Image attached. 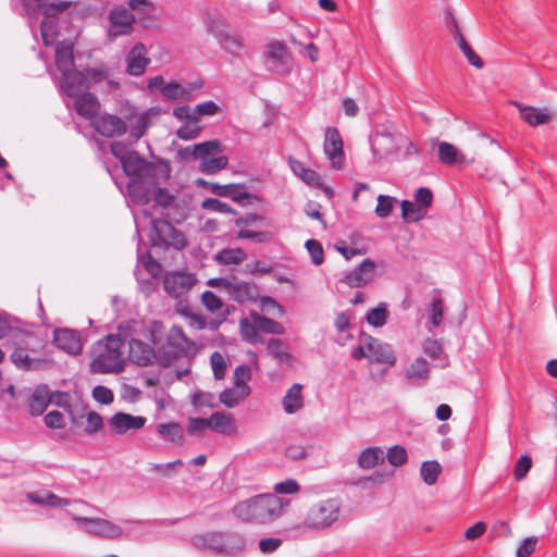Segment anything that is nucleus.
Wrapping results in <instances>:
<instances>
[{
	"instance_id": "nucleus-1",
	"label": "nucleus",
	"mask_w": 557,
	"mask_h": 557,
	"mask_svg": "<svg viewBox=\"0 0 557 557\" xmlns=\"http://www.w3.org/2000/svg\"><path fill=\"white\" fill-rule=\"evenodd\" d=\"M288 505L287 499L274 494H261L237 503L233 513L246 522L267 523L281 517Z\"/></svg>"
},
{
	"instance_id": "nucleus-2",
	"label": "nucleus",
	"mask_w": 557,
	"mask_h": 557,
	"mask_svg": "<svg viewBox=\"0 0 557 557\" xmlns=\"http://www.w3.org/2000/svg\"><path fill=\"white\" fill-rule=\"evenodd\" d=\"M11 341L14 350L11 354V361L16 368L23 371H35L42 368L45 360L39 357L45 343L33 332L15 330L11 333Z\"/></svg>"
},
{
	"instance_id": "nucleus-3",
	"label": "nucleus",
	"mask_w": 557,
	"mask_h": 557,
	"mask_svg": "<svg viewBox=\"0 0 557 557\" xmlns=\"http://www.w3.org/2000/svg\"><path fill=\"white\" fill-rule=\"evenodd\" d=\"M124 364V341L119 335H108L94 345L90 361L94 373H117Z\"/></svg>"
},
{
	"instance_id": "nucleus-4",
	"label": "nucleus",
	"mask_w": 557,
	"mask_h": 557,
	"mask_svg": "<svg viewBox=\"0 0 557 557\" xmlns=\"http://www.w3.org/2000/svg\"><path fill=\"white\" fill-rule=\"evenodd\" d=\"M191 544L201 550H211L216 555L236 556L245 550L246 542L242 534L232 531H211L196 534Z\"/></svg>"
},
{
	"instance_id": "nucleus-5",
	"label": "nucleus",
	"mask_w": 557,
	"mask_h": 557,
	"mask_svg": "<svg viewBox=\"0 0 557 557\" xmlns=\"http://www.w3.org/2000/svg\"><path fill=\"white\" fill-rule=\"evenodd\" d=\"M121 164L124 173L129 177L127 184L129 197L137 202H148L150 198L143 187V181L156 175L154 164L146 161L136 151H131Z\"/></svg>"
},
{
	"instance_id": "nucleus-6",
	"label": "nucleus",
	"mask_w": 557,
	"mask_h": 557,
	"mask_svg": "<svg viewBox=\"0 0 557 557\" xmlns=\"http://www.w3.org/2000/svg\"><path fill=\"white\" fill-rule=\"evenodd\" d=\"M193 348L194 342L185 335L182 326L173 325L165 341L158 346L157 362L163 368L170 367L175 360L186 357Z\"/></svg>"
},
{
	"instance_id": "nucleus-7",
	"label": "nucleus",
	"mask_w": 557,
	"mask_h": 557,
	"mask_svg": "<svg viewBox=\"0 0 557 557\" xmlns=\"http://www.w3.org/2000/svg\"><path fill=\"white\" fill-rule=\"evenodd\" d=\"M342 511V502L336 498H327L313 504L307 511L304 523L312 530H323L334 524Z\"/></svg>"
},
{
	"instance_id": "nucleus-8",
	"label": "nucleus",
	"mask_w": 557,
	"mask_h": 557,
	"mask_svg": "<svg viewBox=\"0 0 557 557\" xmlns=\"http://www.w3.org/2000/svg\"><path fill=\"white\" fill-rule=\"evenodd\" d=\"M70 7V1L38 3L37 9L45 16L40 25L41 37L45 45H51L54 41L58 34L57 16L59 13L66 11Z\"/></svg>"
},
{
	"instance_id": "nucleus-9",
	"label": "nucleus",
	"mask_w": 557,
	"mask_h": 557,
	"mask_svg": "<svg viewBox=\"0 0 557 557\" xmlns=\"http://www.w3.org/2000/svg\"><path fill=\"white\" fill-rule=\"evenodd\" d=\"M152 231L156 234V245L163 247H173L177 250H183L187 247L188 242L184 233L175 228L169 221L163 219H153L151 221Z\"/></svg>"
},
{
	"instance_id": "nucleus-10",
	"label": "nucleus",
	"mask_w": 557,
	"mask_h": 557,
	"mask_svg": "<svg viewBox=\"0 0 557 557\" xmlns=\"http://www.w3.org/2000/svg\"><path fill=\"white\" fill-rule=\"evenodd\" d=\"M75 521L91 535L115 540L123 535V530L110 520L101 518L76 517Z\"/></svg>"
},
{
	"instance_id": "nucleus-11",
	"label": "nucleus",
	"mask_w": 557,
	"mask_h": 557,
	"mask_svg": "<svg viewBox=\"0 0 557 557\" xmlns=\"http://www.w3.org/2000/svg\"><path fill=\"white\" fill-rule=\"evenodd\" d=\"M226 293L238 304L255 302L259 298V287L256 283L239 281L235 275L231 276Z\"/></svg>"
},
{
	"instance_id": "nucleus-12",
	"label": "nucleus",
	"mask_w": 557,
	"mask_h": 557,
	"mask_svg": "<svg viewBox=\"0 0 557 557\" xmlns=\"http://www.w3.org/2000/svg\"><path fill=\"white\" fill-rule=\"evenodd\" d=\"M323 149L332 168L341 170L344 161L343 139L336 127L330 126L325 129Z\"/></svg>"
},
{
	"instance_id": "nucleus-13",
	"label": "nucleus",
	"mask_w": 557,
	"mask_h": 557,
	"mask_svg": "<svg viewBox=\"0 0 557 557\" xmlns=\"http://www.w3.org/2000/svg\"><path fill=\"white\" fill-rule=\"evenodd\" d=\"M196 282L197 280L191 273L173 272L165 275L163 286L170 296L178 298L187 294Z\"/></svg>"
},
{
	"instance_id": "nucleus-14",
	"label": "nucleus",
	"mask_w": 557,
	"mask_h": 557,
	"mask_svg": "<svg viewBox=\"0 0 557 557\" xmlns=\"http://www.w3.org/2000/svg\"><path fill=\"white\" fill-rule=\"evenodd\" d=\"M109 20L111 22V36L127 35L133 32L135 16L129 9L125 7L113 8L109 14Z\"/></svg>"
},
{
	"instance_id": "nucleus-15",
	"label": "nucleus",
	"mask_w": 557,
	"mask_h": 557,
	"mask_svg": "<svg viewBox=\"0 0 557 557\" xmlns=\"http://www.w3.org/2000/svg\"><path fill=\"white\" fill-rule=\"evenodd\" d=\"M366 346L369 351L368 359L371 363L389 366H394L396 363V357L389 345L368 335L366 338Z\"/></svg>"
},
{
	"instance_id": "nucleus-16",
	"label": "nucleus",
	"mask_w": 557,
	"mask_h": 557,
	"mask_svg": "<svg viewBox=\"0 0 557 557\" xmlns=\"http://www.w3.org/2000/svg\"><path fill=\"white\" fill-rule=\"evenodd\" d=\"M512 104L519 110L520 117L532 127L547 124L555 116V112L547 107L537 109L518 101H513Z\"/></svg>"
},
{
	"instance_id": "nucleus-17",
	"label": "nucleus",
	"mask_w": 557,
	"mask_h": 557,
	"mask_svg": "<svg viewBox=\"0 0 557 557\" xmlns=\"http://www.w3.org/2000/svg\"><path fill=\"white\" fill-rule=\"evenodd\" d=\"M53 343L58 348L73 356L79 355L83 350L81 335L75 330L55 329Z\"/></svg>"
},
{
	"instance_id": "nucleus-18",
	"label": "nucleus",
	"mask_w": 557,
	"mask_h": 557,
	"mask_svg": "<svg viewBox=\"0 0 557 557\" xmlns=\"http://www.w3.org/2000/svg\"><path fill=\"white\" fill-rule=\"evenodd\" d=\"M97 133L104 137L122 136L126 133V123L119 116L103 113L92 122Z\"/></svg>"
},
{
	"instance_id": "nucleus-19",
	"label": "nucleus",
	"mask_w": 557,
	"mask_h": 557,
	"mask_svg": "<svg viewBox=\"0 0 557 557\" xmlns=\"http://www.w3.org/2000/svg\"><path fill=\"white\" fill-rule=\"evenodd\" d=\"M207 28L219 41L221 48L226 52L237 55L244 48L243 38L232 35L222 29L215 22L207 23Z\"/></svg>"
},
{
	"instance_id": "nucleus-20",
	"label": "nucleus",
	"mask_w": 557,
	"mask_h": 557,
	"mask_svg": "<svg viewBox=\"0 0 557 557\" xmlns=\"http://www.w3.org/2000/svg\"><path fill=\"white\" fill-rule=\"evenodd\" d=\"M447 20L453 27L451 34L454 36V39L458 45L459 49L465 54L468 62L476 69H482L484 66L483 60L475 53V51L471 48L470 44L466 40L456 17L451 13H448Z\"/></svg>"
},
{
	"instance_id": "nucleus-21",
	"label": "nucleus",
	"mask_w": 557,
	"mask_h": 557,
	"mask_svg": "<svg viewBox=\"0 0 557 557\" xmlns=\"http://www.w3.org/2000/svg\"><path fill=\"white\" fill-rule=\"evenodd\" d=\"M128 348L129 360L138 366L147 367L157 361V350L139 339L132 338Z\"/></svg>"
},
{
	"instance_id": "nucleus-22",
	"label": "nucleus",
	"mask_w": 557,
	"mask_h": 557,
	"mask_svg": "<svg viewBox=\"0 0 557 557\" xmlns=\"http://www.w3.org/2000/svg\"><path fill=\"white\" fill-rule=\"evenodd\" d=\"M143 416H133L126 412H116L109 420L110 428L115 434H124L129 430H139L146 423Z\"/></svg>"
},
{
	"instance_id": "nucleus-23",
	"label": "nucleus",
	"mask_w": 557,
	"mask_h": 557,
	"mask_svg": "<svg viewBox=\"0 0 557 557\" xmlns=\"http://www.w3.org/2000/svg\"><path fill=\"white\" fill-rule=\"evenodd\" d=\"M61 91L69 97H76L88 88L87 77L84 72L71 70L69 73L62 74L60 84Z\"/></svg>"
},
{
	"instance_id": "nucleus-24",
	"label": "nucleus",
	"mask_w": 557,
	"mask_h": 557,
	"mask_svg": "<svg viewBox=\"0 0 557 557\" xmlns=\"http://www.w3.org/2000/svg\"><path fill=\"white\" fill-rule=\"evenodd\" d=\"M146 48L137 42L126 55V72L132 76H140L145 73L150 60L146 58Z\"/></svg>"
},
{
	"instance_id": "nucleus-25",
	"label": "nucleus",
	"mask_w": 557,
	"mask_h": 557,
	"mask_svg": "<svg viewBox=\"0 0 557 557\" xmlns=\"http://www.w3.org/2000/svg\"><path fill=\"white\" fill-rule=\"evenodd\" d=\"M375 263L371 259H364L357 268L345 274L343 282L350 287H360L372 278Z\"/></svg>"
},
{
	"instance_id": "nucleus-26",
	"label": "nucleus",
	"mask_w": 557,
	"mask_h": 557,
	"mask_svg": "<svg viewBox=\"0 0 557 557\" xmlns=\"http://www.w3.org/2000/svg\"><path fill=\"white\" fill-rule=\"evenodd\" d=\"M211 193L219 197H228L236 202H243L244 200H249L253 196L249 191L244 184H226L220 185L214 184L211 185Z\"/></svg>"
},
{
	"instance_id": "nucleus-27",
	"label": "nucleus",
	"mask_w": 557,
	"mask_h": 557,
	"mask_svg": "<svg viewBox=\"0 0 557 557\" xmlns=\"http://www.w3.org/2000/svg\"><path fill=\"white\" fill-rule=\"evenodd\" d=\"M431 368L429 362L422 358H416L405 370L406 377L414 385H424L430 379Z\"/></svg>"
},
{
	"instance_id": "nucleus-28",
	"label": "nucleus",
	"mask_w": 557,
	"mask_h": 557,
	"mask_svg": "<svg viewBox=\"0 0 557 557\" xmlns=\"http://www.w3.org/2000/svg\"><path fill=\"white\" fill-rule=\"evenodd\" d=\"M74 108L78 115L90 120L96 116L100 109V102L91 92H82L74 97Z\"/></svg>"
},
{
	"instance_id": "nucleus-29",
	"label": "nucleus",
	"mask_w": 557,
	"mask_h": 557,
	"mask_svg": "<svg viewBox=\"0 0 557 557\" xmlns=\"http://www.w3.org/2000/svg\"><path fill=\"white\" fill-rule=\"evenodd\" d=\"M71 401L72 396L66 392H58L54 397H51V403L64 408L69 412L72 421L76 423L79 419L84 418L87 406L83 403L73 405Z\"/></svg>"
},
{
	"instance_id": "nucleus-30",
	"label": "nucleus",
	"mask_w": 557,
	"mask_h": 557,
	"mask_svg": "<svg viewBox=\"0 0 557 557\" xmlns=\"http://www.w3.org/2000/svg\"><path fill=\"white\" fill-rule=\"evenodd\" d=\"M55 65L64 74L74 69L73 44L70 41L58 42L55 47Z\"/></svg>"
},
{
	"instance_id": "nucleus-31",
	"label": "nucleus",
	"mask_w": 557,
	"mask_h": 557,
	"mask_svg": "<svg viewBox=\"0 0 557 557\" xmlns=\"http://www.w3.org/2000/svg\"><path fill=\"white\" fill-rule=\"evenodd\" d=\"M289 168L292 172L301 178L304 183L311 187H322L323 183L321 181L320 175L309 168H306V165L294 158L288 159Z\"/></svg>"
},
{
	"instance_id": "nucleus-32",
	"label": "nucleus",
	"mask_w": 557,
	"mask_h": 557,
	"mask_svg": "<svg viewBox=\"0 0 557 557\" xmlns=\"http://www.w3.org/2000/svg\"><path fill=\"white\" fill-rule=\"evenodd\" d=\"M51 403L49 391L46 386L37 387L28 398L27 407L33 417L41 416Z\"/></svg>"
},
{
	"instance_id": "nucleus-33",
	"label": "nucleus",
	"mask_w": 557,
	"mask_h": 557,
	"mask_svg": "<svg viewBox=\"0 0 557 557\" xmlns=\"http://www.w3.org/2000/svg\"><path fill=\"white\" fill-rule=\"evenodd\" d=\"M209 419L210 429L216 433L232 435L236 432L233 417L223 411L213 412Z\"/></svg>"
},
{
	"instance_id": "nucleus-34",
	"label": "nucleus",
	"mask_w": 557,
	"mask_h": 557,
	"mask_svg": "<svg viewBox=\"0 0 557 557\" xmlns=\"http://www.w3.org/2000/svg\"><path fill=\"white\" fill-rule=\"evenodd\" d=\"M304 405L302 385L295 383L283 397L284 411L288 414H293L302 409Z\"/></svg>"
},
{
	"instance_id": "nucleus-35",
	"label": "nucleus",
	"mask_w": 557,
	"mask_h": 557,
	"mask_svg": "<svg viewBox=\"0 0 557 557\" xmlns=\"http://www.w3.org/2000/svg\"><path fill=\"white\" fill-rule=\"evenodd\" d=\"M371 148L377 159L386 158L396 152L394 139L388 134H376L372 138Z\"/></svg>"
},
{
	"instance_id": "nucleus-36",
	"label": "nucleus",
	"mask_w": 557,
	"mask_h": 557,
	"mask_svg": "<svg viewBox=\"0 0 557 557\" xmlns=\"http://www.w3.org/2000/svg\"><path fill=\"white\" fill-rule=\"evenodd\" d=\"M264 53L274 67L285 65L290 58L286 45L278 40L269 42Z\"/></svg>"
},
{
	"instance_id": "nucleus-37",
	"label": "nucleus",
	"mask_w": 557,
	"mask_h": 557,
	"mask_svg": "<svg viewBox=\"0 0 557 557\" xmlns=\"http://www.w3.org/2000/svg\"><path fill=\"white\" fill-rule=\"evenodd\" d=\"M437 154L440 161L447 166H454L458 162H466L465 154H462L456 146L447 141H441L438 144Z\"/></svg>"
},
{
	"instance_id": "nucleus-38",
	"label": "nucleus",
	"mask_w": 557,
	"mask_h": 557,
	"mask_svg": "<svg viewBox=\"0 0 557 557\" xmlns=\"http://www.w3.org/2000/svg\"><path fill=\"white\" fill-rule=\"evenodd\" d=\"M157 434L173 444H183L184 430L177 422L160 423L156 428Z\"/></svg>"
},
{
	"instance_id": "nucleus-39",
	"label": "nucleus",
	"mask_w": 557,
	"mask_h": 557,
	"mask_svg": "<svg viewBox=\"0 0 557 557\" xmlns=\"http://www.w3.org/2000/svg\"><path fill=\"white\" fill-rule=\"evenodd\" d=\"M250 318L262 333L274 335H283L285 333L283 324L271 318L261 315L255 311L250 312Z\"/></svg>"
},
{
	"instance_id": "nucleus-40",
	"label": "nucleus",
	"mask_w": 557,
	"mask_h": 557,
	"mask_svg": "<svg viewBox=\"0 0 557 557\" xmlns=\"http://www.w3.org/2000/svg\"><path fill=\"white\" fill-rule=\"evenodd\" d=\"M384 460V451L380 447H369L359 454L358 465L362 469H372Z\"/></svg>"
},
{
	"instance_id": "nucleus-41",
	"label": "nucleus",
	"mask_w": 557,
	"mask_h": 557,
	"mask_svg": "<svg viewBox=\"0 0 557 557\" xmlns=\"http://www.w3.org/2000/svg\"><path fill=\"white\" fill-rule=\"evenodd\" d=\"M165 335V326L158 320L150 321L143 329V336L154 346L156 350L162 345Z\"/></svg>"
},
{
	"instance_id": "nucleus-42",
	"label": "nucleus",
	"mask_w": 557,
	"mask_h": 557,
	"mask_svg": "<svg viewBox=\"0 0 557 557\" xmlns=\"http://www.w3.org/2000/svg\"><path fill=\"white\" fill-rule=\"evenodd\" d=\"M242 339L249 344H264V338L259 334V329L253 321L243 318L239 321Z\"/></svg>"
},
{
	"instance_id": "nucleus-43",
	"label": "nucleus",
	"mask_w": 557,
	"mask_h": 557,
	"mask_svg": "<svg viewBox=\"0 0 557 557\" xmlns=\"http://www.w3.org/2000/svg\"><path fill=\"white\" fill-rule=\"evenodd\" d=\"M268 352L277 361V363H290L292 357L287 351V347L280 338H270L267 342Z\"/></svg>"
},
{
	"instance_id": "nucleus-44",
	"label": "nucleus",
	"mask_w": 557,
	"mask_h": 557,
	"mask_svg": "<svg viewBox=\"0 0 557 557\" xmlns=\"http://www.w3.org/2000/svg\"><path fill=\"white\" fill-rule=\"evenodd\" d=\"M228 164L226 156H218L200 160L199 171L206 175H214L224 170Z\"/></svg>"
},
{
	"instance_id": "nucleus-45",
	"label": "nucleus",
	"mask_w": 557,
	"mask_h": 557,
	"mask_svg": "<svg viewBox=\"0 0 557 557\" xmlns=\"http://www.w3.org/2000/svg\"><path fill=\"white\" fill-rule=\"evenodd\" d=\"M400 207L401 216L406 222L421 221L426 214V211L421 206L416 205L410 200H403L400 202Z\"/></svg>"
},
{
	"instance_id": "nucleus-46",
	"label": "nucleus",
	"mask_w": 557,
	"mask_h": 557,
	"mask_svg": "<svg viewBox=\"0 0 557 557\" xmlns=\"http://www.w3.org/2000/svg\"><path fill=\"white\" fill-rule=\"evenodd\" d=\"M194 150L198 152V159L203 160L223 152L224 147L218 139L208 140L205 143L194 144Z\"/></svg>"
},
{
	"instance_id": "nucleus-47",
	"label": "nucleus",
	"mask_w": 557,
	"mask_h": 557,
	"mask_svg": "<svg viewBox=\"0 0 557 557\" xmlns=\"http://www.w3.org/2000/svg\"><path fill=\"white\" fill-rule=\"evenodd\" d=\"M441 472L442 467L436 460L424 461L420 468L422 480L428 485L435 484Z\"/></svg>"
},
{
	"instance_id": "nucleus-48",
	"label": "nucleus",
	"mask_w": 557,
	"mask_h": 557,
	"mask_svg": "<svg viewBox=\"0 0 557 557\" xmlns=\"http://www.w3.org/2000/svg\"><path fill=\"white\" fill-rule=\"evenodd\" d=\"M246 258V253L244 252L243 249L240 248H227V249H223L221 250L216 257H215V260L220 263V264H225V265H230V264H239L242 263Z\"/></svg>"
},
{
	"instance_id": "nucleus-49",
	"label": "nucleus",
	"mask_w": 557,
	"mask_h": 557,
	"mask_svg": "<svg viewBox=\"0 0 557 557\" xmlns=\"http://www.w3.org/2000/svg\"><path fill=\"white\" fill-rule=\"evenodd\" d=\"M387 317V305L385 302H380L375 308L368 311L366 320L370 325L381 327L386 324Z\"/></svg>"
},
{
	"instance_id": "nucleus-50",
	"label": "nucleus",
	"mask_w": 557,
	"mask_h": 557,
	"mask_svg": "<svg viewBox=\"0 0 557 557\" xmlns=\"http://www.w3.org/2000/svg\"><path fill=\"white\" fill-rule=\"evenodd\" d=\"M190 89L184 88L181 84L172 82L164 85L161 89L162 95L170 100H188L190 98Z\"/></svg>"
},
{
	"instance_id": "nucleus-51",
	"label": "nucleus",
	"mask_w": 557,
	"mask_h": 557,
	"mask_svg": "<svg viewBox=\"0 0 557 557\" xmlns=\"http://www.w3.org/2000/svg\"><path fill=\"white\" fill-rule=\"evenodd\" d=\"M249 393L245 389L228 388L220 394V401L228 407H235L239 400L244 399Z\"/></svg>"
},
{
	"instance_id": "nucleus-52",
	"label": "nucleus",
	"mask_w": 557,
	"mask_h": 557,
	"mask_svg": "<svg viewBox=\"0 0 557 557\" xmlns=\"http://www.w3.org/2000/svg\"><path fill=\"white\" fill-rule=\"evenodd\" d=\"M251 379V370L246 364H239L234 371V383L237 388L250 392L247 382Z\"/></svg>"
},
{
	"instance_id": "nucleus-53",
	"label": "nucleus",
	"mask_w": 557,
	"mask_h": 557,
	"mask_svg": "<svg viewBox=\"0 0 557 557\" xmlns=\"http://www.w3.org/2000/svg\"><path fill=\"white\" fill-rule=\"evenodd\" d=\"M386 458L393 467H400L407 462L408 455L403 446L394 445L387 450Z\"/></svg>"
},
{
	"instance_id": "nucleus-54",
	"label": "nucleus",
	"mask_w": 557,
	"mask_h": 557,
	"mask_svg": "<svg viewBox=\"0 0 557 557\" xmlns=\"http://www.w3.org/2000/svg\"><path fill=\"white\" fill-rule=\"evenodd\" d=\"M396 202H397V199L394 197L380 195L377 197V205L375 208V213L381 219H386L391 214V212L394 208V205Z\"/></svg>"
},
{
	"instance_id": "nucleus-55",
	"label": "nucleus",
	"mask_w": 557,
	"mask_h": 557,
	"mask_svg": "<svg viewBox=\"0 0 557 557\" xmlns=\"http://www.w3.org/2000/svg\"><path fill=\"white\" fill-rule=\"evenodd\" d=\"M306 248L311 257V261L315 265H320L324 261V251L321 243L317 239H308Z\"/></svg>"
},
{
	"instance_id": "nucleus-56",
	"label": "nucleus",
	"mask_w": 557,
	"mask_h": 557,
	"mask_svg": "<svg viewBox=\"0 0 557 557\" xmlns=\"http://www.w3.org/2000/svg\"><path fill=\"white\" fill-rule=\"evenodd\" d=\"M87 83H101L109 79L110 71L106 65L86 69L84 71Z\"/></svg>"
},
{
	"instance_id": "nucleus-57",
	"label": "nucleus",
	"mask_w": 557,
	"mask_h": 557,
	"mask_svg": "<svg viewBox=\"0 0 557 557\" xmlns=\"http://www.w3.org/2000/svg\"><path fill=\"white\" fill-rule=\"evenodd\" d=\"M202 209L214 211L219 213H236V211L230 207L226 202H223L216 198H207L201 203Z\"/></svg>"
},
{
	"instance_id": "nucleus-58",
	"label": "nucleus",
	"mask_w": 557,
	"mask_h": 557,
	"mask_svg": "<svg viewBox=\"0 0 557 557\" xmlns=\"http://www.w3.org/2000/svg\"><path fill=\"white\" fill-rule=\"evenodd\" d=\"M201 131L202 128L197 124V122H188L182 125L177 129L176 134L177 137L183 140H191L197 138L200 135Z\"/></svg>"
},
{
	"instance_id": "nucleus-59",
	"label": "nucleus",
	"mask_w": 557,
	"mask_h": 557,
	"mask_svg": "<svg viewBox=\"0 0 557 557\" xmlns=\"http://www.w3.org/2000/svg\"><path fill=\"white\" fill-rule=\"evenodd\" d=\"M532 467V459L528 455H522L515 465L513 476L517 481L523 480Z\"/></svg>"
},
{
	"instance_id": "nucleus-60",
	"label": "nucleus",
	"mask_w": 557,
	"mask_h": 557,
	"mask_svg": "<svg viewBox=\"0 0 557 557\" xmlns=\"http://www.w3.org/2000/svg\"><path fill=\"white\" fill-rule=\"evenodd\" d=\"M393 474H394L393 470L391 472H386V473L375 471L371 475L360 479L358 484L362 485L363 487H368L370 485L379 486V485H382Z\"/></svg>"
},
{
	"instance_id": "nucleus-61",
	"label": "nucleus",
	"mask_w": 557,
	"mask_h": 557,
	"mask_svg": "<svg viewBox=\"0 0 557 557\" xmlns=\"http://www.w3.org/2000/svg\"><path fill=\"white\" fill-rule=\"evenodd\" d=\"M141 264L153 277H158L161 274L162 265L156 259L152 258L150 252H145L139 258Z\"/></svg>"
},
{
	"instance_id": "nucleus-62",
	"label": "nucleus",
	"mask_w": 557,
	"mask_h": 557,
	"mask_svg": "<svg viewBox=\"0 0 557 557\" xmlns=\"http://www.w3.org/2000/svg\"><path fill=\"white\" fill-rule=\"evenodd\" d=\"M422 351L432 360H436L443 355V347L437 341L426 338L422 344Z\"/></svg>"
},
{
	"instance_id": "nucleus-63",
	"label": "nucleus",
	"mask_w": 557,
	"mask_h": 557,
	"mask_svg": "<svg viewBox=\"0 0 557 557\" xmlns=\"http://www.w3.org/2000/svg\"><path fill=\"white\" fill-rule=\"evenodd\" d=\"M87 424L85 426V433L88 435L95 434L100 431L103 426L102 417L95 411L87 412Z\"/></svg>"
},
{
	"instance_id": "nucleus-64",
	"label": "nucleus",
	"mask_w": 557,
	"mask_h": 557,
	"mask_svg": "<svg viewBox=\"0 0 557 557\" xmlns=\"http://www.w3.org/2000/svg\"><path fill=\"white\" fill-rule=\"evenodd\" d=\"M210 361H211L214 377L216 380L223 379L225 375V370H226V362H225L223 356L220 352L215 351L211 355Z\"/></svg>"
}]
</instances>
